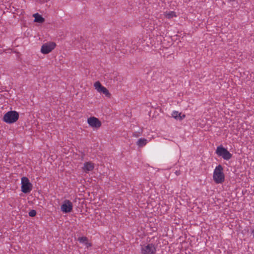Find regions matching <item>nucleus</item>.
Here are the masks:
<instances>
[{
	"instance_id": "1",
	"label": "nucleus",
	"mask_w": 254,
	"mask_h": 254,
	"mask_svg": "<svg viewBox=\"0 0 254 254\" xmlns=\"http://www.w3.org/2000/svg\"><path fill=\"white\" fill-rule=\"evenodd\" d=\"M213 179L216 184H222L225 180L223 168L221 165L217 166L214 170Z\"/></svg>"
},
{
	"instance_id": "2",
	"label": "nucleus",
	"mask_w": 254,
	"mask_h": 254,
	"mask_svg": "<svg viewBox=\"0 0 254 254\" xmlns=\"http://www.w3.org/2000/svg\"><path fill=\"white\" fill-rule=\"evenodd\" d=\"M19 118V114L15 111L7 112L3 117V120L6 123L12 124L16 122Z\"/></svg>"
},
{
	"instance_id": "3",
	"label": "nucleus",
	"mask_w": 254,
	"mask_h": 254,
	"mask_svg": "<svg viewBox=\"0 0 254 254\" xmlns=\"http://www.w3.org/2000/svg\"><path fill=\"white\" fill-rule=\"evenodd\" d=\"M32 189V185L25 177L21 178V191L24 193H29Z\"/></svg>"
},
{
	"instance_id": "4",
	"label": "nucleus",
	"mask_w": 254,
	"mask_h": 254,
	"mask_svg": "<svg viewBox=\"0 0 254 254\" xmlns=\"http://www.w3.org/2000/svg\"><path fill=\"white\" fill-rule=\"evenodd\" d=\"M216 153L226 160H229L232 157V154L222 146H219L217 147Z\"/></svg>"
},
{
	"instance_id": "5",
	"label": "nucleus",
	"mask_w": 254,
	"mask_h": 254,
	"mask_svg": "<svg viewBox=\"0 0 254 254\" xmlns=\"http://www.w3.org/2000/svg\"><path fill=\"white\" fill-rule=\"evenodd\" d=\"M56 44L54 42H49L44 44L41 47V52L44 54L51 52L55 47Z\"/></svg>"
},
{
	"instance_id": "6",
	"label": "nucleus",
	"mask_w": 254,
	"mask_h": 254,
	"mask_svg": "<svg viewBox=\"0 0 254 254\" xmlns=\"http://www.w3.org/2000/svg\"><path fill=\"white\" fill-rule=\"evenodd\" d=\"M94 87L99 92L102 93L106 97H110L111 94L109 93L108 90L103 86L99 81H97L94 83Z\"/></svg>"
},
{
	"instance_id": "7",
	"label": "nucleus",
	"mask_w": 254,
	"mask_h": 254,
	"mask_svg": "<svg viewBox=\"0 0 254 254\" xmlns=\"http://www.w3.org/2000/svg\"><path fill=\"white\" fill-rule=\"evenodd\" d=\"M88 124L92 127L98 128L101 126V121L94 117H91L87 120Z\"/></svg>"
},
{
	"instance_id": "8",
	"label": "nucleus",
	"mask_w": 254,
	"mask_h": 254,
	"mask_svg": "<svg viewBox=\"0 0 254 254\" xmlns=\"http://www.w3.org/2000/svg\"><path fill=\"white\" fill-rule=\"evenodd\" d=\"M72 203L68 200H65L61 206V210L64 213H68L72 211Z\"/></svg>"
},
{
	"instance_id": "9",
	"label": "nucleus",
	"mask_w": 254,
	"mask_h": 254,
	"mask_svg": "<svg viewBox=\"0 0 254 254\" xmlns=\"http://www.w3.org/2000/svg\"><path fill=\"white\" fill-rule=\"evenodd\" d=\"M155 252V248L152 244H148L142 247V254H154Z\"/></svg>"
},
{
	"instance_id": "10",
	"label": "nucleus",
	"mask_w": 254,
	"mask_h": 254,
	"mask_svg": "<svg viewBox=\"0 0 254 254\" xmlns=\"http://www.w3.org/2000/svg\"><path fill=\"white\" fill-rule=\"evenodd\" d=\"M94 168V164L90 162H88L84 163L83 169L85 172H87L92 171Z\"/></svg>"
},
{
	"instance_id": "11",
	"label": "nucleus",
	"mask_w": 254,
	"mask_h": 254,
	"mask_svg": "<svg viewBox=\"0 0 254 254\" xmlns=\"http://www.w3.org/2000/svg\"><path fill=\"white\" fill-rule=\"evenodd\" d=\"M172 116L176 120L180 121L183 120L185 117V115H182L181 113H179L177 111H173L172 114Z\"/></svg>"
},
{
	"instance_id": "12",
	"label": "nucleus",
	"mask_w": 254,
	"mask_h": 254,
	"mask_svg": "<svg viewBox=\"0 0 254 254\" xmlns=\"http://www.w3.org/2000/svg\"><path fill=\"white\" fill-rule=\"evenodd\" d=\"M33 16L35 18V22L40 23H42L44 22L45 19L38 13L34 14Z\"/></svg>"
},
{
	"instance_id": "13",
	"label": "nucleus",
	"mask_w": 254,
	"mask_h": 254,
	"mask_svg": "<svg viewBox=\"0 0 254 254\" xmlns=\"http://www.w3.org/2000/svg\"><path fill=\"white\" fill-rule=\"evenodd\" d=\"M78 241L80 243H85L87 247L91 246V244L88 242V239L86 237H79L78 239Z\"/></svg>"
},
{
	"instance_id": "14",
	"label": "nucleus",
	"mask_w": 254,
	"mask_h": 254,
	"mask_svg": "<svg viewBox=\"0 0 254 254\" xmlns=\"http://www.w3.org/2000/svg\"><path fill=\"white\" fill-rule=\"evenodd\" d=\"M147 143V139L145 138H140L136 142V144L139 147H142L145 146Z\"/></svg>"
},
{
	"instance_id": "15",
	"label": "nucleus",
	"mask_w": 254,
	"mask_h": 254,
	"mask_svg": "<svg viewBox=\"0 0 254 254\" xmlns=\"http://www.w3.org/2000/svg\"><path fill=\"white\" fill-rule=\"evenodd\" d=\"M166 16L168 18H171L176 16V14L174 11H168L165 13Z\"/></svg>"
},
{
	"instance_id": "16",
	"label": "nucleus",
	"mask_w": 254,
	"mask_h": 254,
	"mask_svg": "<svg viewBox=\"0 0 254 254\" xmlns=\"http://www.w3.org/2000/svg\"><path fill=\"white\" fill-rule=\"evenodd\" d=\"M36 211L35 210H31L29 212V215L31 217H34L36 215Z\"/></svg>"
},
{
	"instance_id": "17",
	"label": "nucleus",
	"mask_w": 254,
	"mask_h": 254,
	"mask_svg": "<svg viewBox=\"0 0 254 254\" xmlns=\"http://www.w3.org/2000/svg\"><path fill=\"white\" fill-rule=\"evenodd\" d=\"M142 130H141L140 132H135L133 133V135L135 137H138L140 134L141 133Z\"/></svg>"
}]
</instances>
